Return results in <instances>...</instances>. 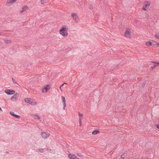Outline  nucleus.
Instances as JSON below:
<instances>
[{
    "instance_id": "34",
    "label": "nucleus",
    "mask_w": 159,
    "mask_h": 159,
    "mask_svg": "<svg viewBox=\"0 0 159 159\" xmlns=\"http://www.w3.org/2000/svg\"><path fill=\"white\" fill-rule=\"evenodd\" d=\"M47 150L48 151H51L52 150L51 149H47Z\"/></svg>"
},
{
    "instance_id": "10",
    "label": "nucleus",
    "mask_w": 159,
    "mask_h": 159,
    "mask_svg": "<svg viewBox=\"0 0 159 159\" xmlns=\"http://www.w3.org/2000/svg\"><path fill=\"white\" fill-rule=\"evenodd\" d=\"M76 157L75 155L72 153L68 154V157L70 159H75Z\"/></svg>"
},
{
    "instance_id": "28",
    "label": "nucleus",
    "mask_w": 159,
    "mask_h": 159,
    "mask_svg": "<svg viewBox=\"0 0 159 159\" xmlns=\"http://www.w3.org/2000/svg\"><path fill=\"white\" fill-rule=\"evenodd\" d=\"M155 37L156 38L158 39H159V35L158 34H156L155 35Z\"/></svg>"
},
{
    "instance_id": "3",
    "label": "nucleus",
    "mask_w": 159,
    "mask_h": 159,
    "mask_svg": "<svg viewBox=\"0 0 159 159\" xmlns=\"http://www.w3.org/2000/svg\"><path fill=\"white\" fill-rule=\"evenodd\" d=\"M4 92L8 95L13 94L15 93V90L12 89H6L5 90Z\"/></svg>"
},
{
    "instance_id": "12",
    "label": "nucleus",
    "mask_w": 159,
    "mask_h": 159,
    "mask_svg": "<svg viewBox=\"0 0 159 159\" xmlns=\"http://www.w3.org/2000/svg\"><path fill=\"white\" fill-rule=\"evenodd\" d=\"M99 131L98 130H94L92 132V134L94 135H96L99 133Z\"/></svg>"
},
{
    "instance_id": "29",
    "label": "nucleus",
    "mask_w": 159,
    "mask_h": 159,
    "mask_svg": "<svg viewBox=\"0 0 159 159\" xmlns=\"http://www.w3.org/2000/svg\"><path fill=\"white\" fill-rule=\"evenodd\" d=\"M41 4H42V5H44L45 4V2H44V0H43L42 1H41Z\"/></svg>"
},
{
    "instance_id": "41",
    "label": "nucleus",
    "mask_w": 159,
    "mask_h": 159,
    "mask_svg": "<svg viewBox=\"0 0 159 159\" xmlns=\"http://www.w3.org/2000/svg\"><path fill=\"white\" fill-rule=\"evenodd\" d=\"M41 1H43V0H40Z\"/></svg>"
},
{
    "instance_id": "35",
    "label": "nucleus",
    "mask_w": 159,
    "mask_h": 159,
    "mask_svg": "<svg viewBox=\"0 0 159 159\" xmlns=\"http://www.w3.org/2000/svg\"><path fill=\"white\" fill-rule=\"evenodd\" d=\"M143 86H144L145 85V83L144 82H143Z\"/></svg>"
},
{
    "instance_id": "9",
    "label": "nucleus",
    "mask_w": 159,
    "mask_h": 159,
    "mask_svg": "<svg viewBox=\"0 0 159 159\" xmlns=\"http://www.w3.org/2000/svg\"><path fill=\"white\" fill-rule=\"evenodd\" d=\"M61 98L62 100V102L63 103V110L65 109V108L66 107V99L65 97L64 96H61Z\"/></svg>"
},
{
    "instance_id": "40",
    "label": "nucleus",
    "mask_w": 159,
    "mask_h": 159,
    "mask_svg": "<svg viewBox=\"0 0 159 159\" xmlns=\"http://www.w3.org/2000/svg\"><path fill=\"white\" fill-rule=\"evenodd\" d=\"M6 152V153H8V152Z\"/></svg>"
},
{
    "instance_id": "33",
    "label": "nucleus",
    "mask_w": 159,
    "mask_h": 159,
    "mask_svg": "<svg viewBox=\"0 0 159 159\" xmlns=\"http://www.w3.org/2000/svg\"><path fill=\"white\" fill-rule=\"evenodd\" d=\"M156 127L158 128H159V125H157V126H156Z\"/></svg>"
},
{
    "instance_id": "20",
    "label": "nucleus",
    "mask_w": 159,
    "mask_h": 159,
    "mask_svg": "<svg viewBox=\"0 0 159 159\" xmlns=\"http://www.w3.org/2000/svg\"><path fill=\"white\" fill-rule=\"evenodd\" d=\"M71 16H72V17L74 18L76 16L77 14L76 13H72L71 14Z\"/></svg>"
},
{
    "instance_id": "36",
    "label": "nucleus",
    "mask_w": 159,
    "mask_h": 159,
    "mask_svg": "<svg viewBox=\"0 0 159 159\" xmlns=\"http://www.w3.org/2000/svg\"><path fill=\"white\" fill-rule=\"evenodd\" d=\"M75 159H79L78 157H77L75 158Z\"/></svg>"
},
{
    "instance_id": "4",
    "label": "nucleus",
    "mask_w": 159,
    "mask_h": 159,
    "mask_svg": "<svg viewBox=\"0 0 159 159\" xmlns=\"http://www.w3.org/2000/svg\"><path fill=\"white\" fill-rule=\"evenodd\" d=\"M125 36L126 38H130V30L129 28H127L125 32Z\"/></svg>"
},
{
    "instance_id": "39",
    "label": "nucleus",
    "mask_w": 159,
    "mask_h": 159,
    "mask_svg": "<svg viewBox=\"0 0 159 159\" xmlns=\"http://www.w3.org/2000/svg\"><path fill=\"white\" fill-rule=\"evenodd\" d=\"M0 110L2 111V109L0 107Z\"/></svg>"
},
{
    "instance_id": "2",
    "label": "nucleus",
    "mask_w": 159,
    "mask_h": 159,
    "mask_svg": "<svg viewBox=\"0 0 159 159\" xmlns=\"http://www.w3.org/2000/svg\"><path fill=\"white\" fill-rule=\"evenodd\" d=\"M25 102L29 103L30 104L33 105H36L37 103L36 102L30 98H26L24 99Z\"/></svg>"
},
{
    "instance_id": "26",
    "label": "nucleus",
    "mask_w": 159,
    "mask_h": 159,
    "mask_svg": "<svg viewBox=\"0 0 159 159\" xmlns=\"http://www.w3.org/2000/svg\"><path fill=\"white\" fill-rule=\"evenodd\" d=\"M93 6H92V5H89V8L90 9L92 10V9H93Z\"/></svg>"
},
{
    "instance_id": "7",
    "label": "nucleus",
    "mask_w": 159,
    "mask_h": 159,
    "mask_svg": "<svg viewBox=\"0 0 159 159\" xmlns=\"http://www.w3.org/2000/svg\"><path fill=\"white\" fill-rule=\"evenodd\" d=\"M50 88V86L49 85H48L42 89V91L44 93H46Z\"/></svg>"
},
{
    "instance_id": "30",
    "label": "nucleus",
    "mask_w": 159,
    "mask_h": 159,
    "mask_svg": "<svg viewBox=\"0 0 159 159\" xmlns=\"http://www.w3.org/2000/svg\"><path fill=\"white\" fill-rule=\"evenodd\" d=\"M77 155L78 156L80 157H83V155H81V154L79 153H77Z\"/></svg>"
},
{
    "instance_id": "22",
    "label": "nucleus",
    "mask_w": 159,
    "mask_h": 159,
    "mask_svg": "<svg viewBox=\"0 0 159 159\" xmlns=\"http://www.w3.org/2000/svg\"><path fill=\"white\" fill-rule=\"evenodd\" d=\"M157 66L156 65H153V66H151L150 67L151 69L152 70L154 68H155Z\"/></svg>"
},
{
    "instance_id": "6",
    "label": "nucleus",
    "mask_w": 159,
    "mask_h": 159,
    "mask_svg": "<svg viewBox=\"0 0 159 159\" xmlns=\"http://www.w3.org/2000/svg\"><path fill=\"white\" fill-rule=\"evenodd\" d=\"M146 2L147 3L144 4L142 7V9L144 11H146L150 4L149 2Z\"/></svg>"
},
{
    "instance_id": "21",
    "label": "nucleus",
    "mask_w": 159,
    "mask_h": 159,
    "mask_svg": "<svg viewBox=\"0 0 159 159\" xmlns=\"http://www.w3.org/2000/svg\"><path fill=\"white\" fill-rule=\"evenodd\" d=\"M4 42H5L6 43H7L11 42V40H4Z\"/></svg>"
},
{
    "instance_id": "32",
    "label": "nucleus",
    "mask_w": 159,
    "mask_h": 159,
    "mask_svg": "<svg viewBox=\"0 0 159 159\" xmlns=\"http://www.w3.org/2000/svg\"><path fill=\"white\" fill-rule=\"evenodd\" d=\"M156 45L159 47V43L158 42H156Z\"/></svg>"
},
{
    "instance_id": "5",
    "label": "nucleus",
    "mask_w": 159,
    "mask_h": 159,
    "mask_svg": "<svg viewBox=\"0 0 159 159\" xmlns=\"http://www.w3.org/2000/svg\"><path fill=\"white\" fill-rule=\"evenodd\" d=\"M19 96V93H16L14 94V95L11 97V99L12 101H16Z\"/></svg>"
},
{
    "instance_id": "18",
    "label": "nucleus",
    "mask_w": 159,
    "mask_h": 159,
    "mask_svg": "<svg viewBox=\"0 0 159 159\" xmlns=\"http://www.w3.org/2000/svg\"><path fill=\"white\" fill-rule=\"evenodd\" d=\"M82 118H79V126H81V123H82Z\"/></svg>"
},
{
    "instance_id": "8",
    "label": "nucleus",
    "mask_w": 159,
    "mask_h": 159,
    "mask_svg": "<svg viewBox=\"0 0 159 159\" xmlns=\"http://www.w3.org/2000/svg\"><path fill=\"white\" fill-rule=\"evenodd\" d=\"M42 137L44 139L46 138L47 137H48L50 136V134L49 133L46 134L45 132H42L41 134Z\"/></svg>"
},
{
    "instance_id": "38",
    "label": "nucleus",
    "mask_w": 159,
    "mask_h": 159,
    "mask_svg": "<svg viewBox=\"0 0 159 159\" xmlns=\"http://www.w3.org/2000/svg\"><path fill=\"white\" fill-rule=\"evenodd\" d=\"M152 63H156V62H154V61H152Z\"/></svg>"
},
{
    "instance_id": "42",
    "label": "nucleus",
    "mask_w": 159,
    "mask_h": 159,
    "mask_svg": "<svg viewBox=\"0 0 159 159\" xmlns=\"http://www.w3.org/2000/svg\"><path fill=\"white\" fill-rule=\"evenodd\" d=\"M1 34V33H0V34Z\"/></svg>"
},
{
    "instance_id": "19",
    "label": "nucleus",
    "mask_w": 159,
    "mask_h": 159,
    "mask_svg": "<svg viewBox=\"0 0 159 159\" xmlns=\"http://www.w3.org/2000/svg\"><path fill=\"white\" fill-rule=\"evenodd\" d=\"M78 114L79 116V118H81L83 119V114L82 113H80V112H78Z\"/></svg>"
},
{
    "instance_id": "31",
    "label": "nucleus",
    "mask_w": 159,
    "mask_h": 159,
    "mask_svg": "<svg viewBox=\"0 0 159 159\" xmlns=\"http://www.w3.org/2000/svg\"><path fill=\"white\" fill-rule=\"evenodd\" d=\"M64 84H67L66 83H64L60 87V89L61 90V87L62 86H63Z\"/></svg>"
},
{
    "instance_id": "17",
    "label": "nucleus",
    "mask_w": 159,
    "mask_h": 159,
    "mask_svg": "<svg viewBox=\"0 0 159 159\" xmlns=\"http://www.w3.org/2000/svg\"><path fill=\"white\" fill-rule=\"evenodd\" d=\"M38 150L40 152H43L44 151V149L43 148H41L38 149Z\"/></svg>"
},
{
    "instance_id": "37",
    "label": "nucleus",
    "mask_w": 159,
    "mask_h": 159,
    "mask_svg": "<svg viewBox=\"0 0 159 159\" xmlns=\"http://www.w3.org/2000/svg\"><path fill=\"white\" fill-rule=\"evenodd\" d=\"M156 64H157L158 65H159V62H156Z\"/></svg>"
},
{
    "instance_id": "15",
    "label": "nucleus",
    "mask_w": 159,
    "mask_h": 159,
    "mask_svg": "<svg viewBox=\"0 0 159 159\" xmlns=\"http://www.w3.org/2000/svg\"><path fill=\"white\" fill-rule=\"evenodd\" d=\"M146 45L148 46H149L152 45V43L151 42L148 41L146 43Z\"/></svg>"
},
{
    "instance_id": "25",
    "label": "nucleus",
    "mask_w": 159,
    "mask_h": 159,
    "mask_svg": "<svg viewBox=\"0 0 159 159\" xmlns=\"http://www.w3.org/2000/svg\"><path fill=\"white\" fill-rule=\"evenodd\" d=\"M10 114L12 116H14L15 114H14V113L13 112H12V111H11L10 112Z\"/></svg>"
},
{
    "instance_id": "14",
    "label": "nucleus",
    "mask_w": 159,
    "mask_h": 159,
    "mask_svg": "<svg viewBox=\"0 0 159 159\" xmlns=\"http://www.w3.org/2000/svg\"><path fill=\"white\" fill-rule=\"evenodd\" d=\"M32 116L34 117L35 119H40V118H39V116L38 115H32Z\"/></svg>"
},
{
    "instance_id": "23",
    "label": "nucleus",
    "mask_w": 159,
    "mask_h": 159,
    "mask_svg": "<svg viewBox=\"0 0 159 159\" xmlns=\"http://www.w3.org/2000/svg\"><path fill=\"white\" fill-rule=\"evenodd\" d=\"M12 81H13V83L15 84H17V82H16V80H14V79L13 78H12Z\"/></svg>"
},
{
    "instance_id": "11",
    "label": "nucleus",
    "mask_w": 159,
    "mask_h": 159,
    "mask_svg": "<svg viewBox=\"0 0 159 159\" xmlns=\"http://www.w3.org/2000/svg\"><path fill=\"white\" fill-rule=\"evenodd\" d=\"M17 0H7L6 2V4H8L10 3H13L16 2Z\"/></svg>"
},
{
    "instance_id": "13",
    "label": "nucleus",
    "mask_w": 159,
    "mask_h": 159,
    "mask_svg": "<svg viewBox=\"0 0 159 159\" xmlns=\"http://www.w3.org/2000/svg\"><path fill=\"white\" fill-rule=\"evenodd\" d=\"M28 7L27 6H23L22 7V10L20 11V13H23L24 11L26 9V8H27Z\"/></svg>"
},
{
    "instance_id": "1",
    "label": "nucleus",
    "mask_w": 159,
    "mask_h": 159,
    "mask_svg": "<svg viewBox=\"0 0 159 159\" xmlns=\"http://www.w3.org/2000/svg\"><path fill=\"white\" fill-rule=\"evenodd\" d=\"M68 28L66 25H63L59 30V33L63 37H66L68 36L67 30Z\"/></svg>"
},
{
    "instance_id": "27",
    "label": "nucleus",
    "mask_w": 159,
    "mask_h": 159,
    "mask_svg": "<svg viewBox=\"0 0 159 159\" xmlns=\"http://www.w3.org/2000/svg\"><path fill=\"white\" fill-rule=\"evenodd\" d=\"M125 157V154H123L120 157L121 158L124 159Z\"/></svg>"
},
{
    "instance_id": "16",
    "label": "nucleus",
    "mask_w": 159,
    "mask_h": 159,
    "mask_svg": "<svg viewBox=\"0 0 159 159\" xmlns=\"http://www.w3.org/2000/svg\"><path fill=\"white\" fill-rule=\"evenodd\" d=\"M73 19L75 22H76L78 21V17L77 16L75 17H74Z\"/></svg>"
},
{
    "instance_id": "24",
    "label": "nucleus",
    "mask_w": 159,
    "mask_h": 159,
    "mask_svg": "<svg viewBox=\"0 0 159 159\" xmlns=\"http://www.w3.org/2000/svg\"><path fill=\"white\" fill-rule=\"evenodd\" d=\"M14 117H16V118H20V116H19V115H17L16 114H15Z\"/></svg>"
}]
</instances>
